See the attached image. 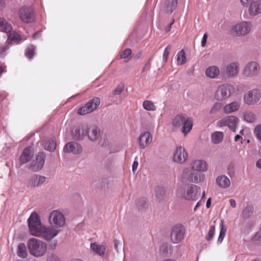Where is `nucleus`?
Listing matches in <instances>:
<instances>
[{
	"mask_svg": "<svg viewBox=\"0 0 261 261\" xmlns=\"http://www.w3.org/2000/svg\"><path fill=\"white\" fill-rule=\"evenodd\" d=\"M256 116L252 112L247 111L243 113V119L245 121L249 123H253L256 120Z\"/></svg>",
	"mask_w": 261,
	"mask_h": 261,
	"instance_id": "nucleus-36",
	"label": "nucleus"
},
{
	"mask_svg": "<svg viewBox=\"0 0 261 261\" xmlns=\"http://www.w3.org/2000/svg\"><path fill=\"white\" fill-rule=\"evenodd\" d=\"M229 203H230L231 206H232V207L235 208L236 207V205H237L236 202L234 199H230Z\"/></svg>",
	"mask_w": 261,
	"mask_h": 261,
	"instance_id": "nucleus-58",
	"label": "nucleus"
},
{
	"mask_svg": "<svg viewBox=\"0 0 261 261\" xmlns=\"http://www.w3.org/2000/svg\"><path fill=\"white\" fill-rule=\"evenodd\" d=\"M241 136H243L244 135V129H242L240 132V134Z\"/></svg>",
	"mask_w": 261,
	"mask_h": 261,
	"instance_id": "nucleus-64",
	"label": "nucleus"
},
{
	"mask_svg": "<svg viewBox=\"0 0 261 261\" xmlns=\"http://www.w3.org/2000/svg\"><path fill=\"white\" fill-rule=\"evenodd\" d=\"M234 87L230 84H223L218 87L214 93V98L219 101L229 98L234 92Z\"/></svg>",
	"mask_w": 261,
	"mask_h": 261,
	"instance_id": "nucleus-2",
	"label": "nucleus"
},
{
	"mask_svg": "<svg viewBox=\"0 0 261 261\" xmlns=\"http://www.w3.org/2000/svg\"><path fill=\"white\" fill-rule=\"evenodd\" d=\"M220 69L217 66H211L205 70V75L211 79L217 78L220 74Z\"/></svg>",
	"mask_w": 261,
	"mask_h": 261,
	"instance_id": "nucleus-28",
	"label": "nucleus"
},
{
	"mask_svg": "<svg viewBox=\"0 0 261 261\" xmlns=\"http://www.w3.org/2000/svg\"><path fill=\"white\" fill-rule=\"evenodd\" d=\"M178 0H165L163 4V7L166 11L172 13L176 8Z\"/></svg>",
	"mask_w": 261,
	"mask_h": 261,
	"instance_id": "nucleus-29",
	"label": "nucleus"
},
{
	"mask_svg": "<svg viewBox=\"0 0 261 261\" xmlns=\"http://www.w3.org/2000/svg\"><path fill=\"white\" fill-rule=\"evenodd\" d=\"M28 221L31 234L38 237L41 233L40 229L43 226L39 215L36 212L32 213Z\"/></svg>",
	"mask_w": 261,
	"mask_h": 261,
	"instance_id": "nucleus-3",
	"label": "nucleus"
},
{
	"mask_svg": "<svg viewBox=\"0 0 261 261\" xmlns=\"http://www.w3.org/2000/svg\"><path fill=\"white\" fill-rule=\"evenodd\" d=\"M252 207L250 206H247L243 210L242 215L245 218H247L249 216L250 214L252 212Z\"/></svg>",
	"mask_w": 261,
	"mask_h": 261,
	"instance_id": "nucleus-47",
	"label": "nucleus"
},
{
	"mask_svg": "<svg viewBox=\"0 0 261 261\" xmlns=\"http://www.w3.org/2000/svg\"><path fill=\"white\" fill-rule=\"evenodd\" d=\"M252 24L250 22L243 21L233 25L231 28L233 35L241 36L247 35L251 31Z\"/></svg>",
	"mask_w": 261,
	"mask_h": 261,
	"instance_id": "nucleus-6",
	"label": "nucleus"
},
{
	"mask_svg": "<svg viewBox=\"0 0 261 261\" xmlns=\"http://www.w3.org/2000/svg\"><path fill=\"white\" fill-rule=\"evenodd\" d=\"M17 254L21 258H26L28 256V251L25 244L20 243L17 248Z\"/></svg>",
	"mask_w": 261,
	"mask_h": 261,
	"instance_id": "nucleus-32",
	"label": "nucleus"
},
{
	"mask_svg": "<svg viewBox=\"0 0 261 261\" xmlns=\"http://www.w3.org/2000/svg\"><path fill=\"white\" fill-rule=\"evenodd\" d=\"M182 177L189 182L198 183L203 180L204 175L201 173H197L191 171L189 168H185Z\"/></svg>",
	"mask_w": 261,
	"mask_h": 261,
	"instance_id": "nucleus-8",
	"label": "nucleus"
},
{
	"mask_svg": "<svg viewBox=\"0 0 261 261\" xmlns=\"http://www.w3.org/2000/svg\"><path fill=\"white\" fill-rule=\"evenodd\" d=\"M40 231V234L38 237H42L46 240L49 241L56 237L60 230L53 226L47 227L43 226Z\"/></svg>",
	"mask_w": 261,
	"mask_h": 261,
	"instance_id": "nucleus-15",
	"label": "nucleus"
},
{
	"mask_svg": "<svg viewBox=\"0 0 261 261\" xmlns=\"http://www.w3.org/2000/svg\"><path fill=\"white\" fill-rule=\"evenodd\" d=\"M48 261H60V260L58 257L51 254L48 257Z\"/></svg>",
	"mask_w": 261,
	"mask_h": 261,
	"instance_id": "nucleus-53",
	"label": "nucleus"
},
{
	"mask_svg": "<svg viewBox=\"0 0 261 261\" xmlns=\"http://www.w3.org/2000/svg\"><path fill=\"white\" fill-rule=\"evenodd\" d=\"M185 234V228L181 225L174 226L171 233V239L173 243H179L184 238Z\"/></svg>",
	"mask_w": 261,
	"mask_h": 261,
	"instance_id": "nucleus-12",
	"label": "nucleus"
},
{
	"mask_svg": "<svg viewBox=\"0 0 261 261\" xmlns=\"http://www.w3.org/2000/svg\"><path fill=\"white\" fill-rule=\"evenodd\" d=\"M256 167L261 170V158L259 159L255 163Z\"/></svg>",
	"mask_w": 261,
	"mask_h": 261,
	"instance_id": "nucleus-59",
	"label": "nucleus"
},
{
	"mask_svg": "<svg viewBox=\"0 0 261 261\" xmlns=\"http://www.w3.org/2000/svg\"><path fill=\"white\" fill-rule=\"evenodd\" d=\"M12 27L4 18L0 17V31L9 33L12 31Z\"/></svg>",
	"mask_w": 261,
	"mask_h": 261,
	"instance_id": "nucleus-30",
	"label": "nucleus"
},
{
	"mask_svg": "<svg viewBox=\"0 0 261 261\" xmlns=\"http://www.w3.org/2000/svg\"><path fill=\"white\" fill-rule=\"evenodd\" d=\"M207 39V34L206 33H205L203 36V38H202V40L201 41V45L202 47H204L205 46Z\"/></svg>",
	"mask_w": 261,
	"mask_h": 261,
	"instance_id": "nucleus-54",
	"label": "nucleus"
},
{
	"mask_svg": "<svg viewBox=\"0 0 261 261\" xmlns=\"http://www.w3.org/2000/svg\"><path fill=\"white\" fill-rule=\"evenodd\" d=\"M152 137L148 132H145L141 134L139 138V145L141 149H144L152 142Z\"/></svg>",
	"mask_w": 261,
	"mask_h": 261,
	"instance_id": "nucleus-19",
	"label": "nucleus"
},
{
	"mask_svg": "<svg viewBox=\"0 0 261 261\" xmlns=\"http://www.w3.org/2000/svg\"><path fill=\"white\" fill-rule=\"evenodd\" d=\"M254 0H241L242 5L244 7H247L249 4L253 3Z\"/></svg>",
	"mask_w": 261,
	"mask_h": 261,
	"instance_id": "nucleus-52",
	"label": "nucleus"
},
{
	"mask_svg": "<svg viewBox=\"0 0 261 261\" xmlns=\"http://www.w3.org/2000/svg\"><path fill=\"white\" fill-rule=\"evenodd\" d=\"M45 154L43 152H39L36 159L33 161L31 169L33 171H38L41 170L44 164Z\"/></svg>",
	"mask_w": 261,
	"mask_h": 261,
	"instance_id": "nucleus-17",
	"label": "nucleus"
},
{
	"mask_svg": "<svg viewBox=\"0 0 261 261\" xmlns=\"http://www.w3.org/2000/svg\"><path fill=\"white\" fill-rule=\"evenodd\" d=\"M82 147L76 142H71L68 143L64 147L65 152H72L74 154H79L82 151Z\"/></svg>",
	"mask_w": 261,
	"mask_h": 261,
	"instance_id": "nucleus-21",
	"label": "nucleus"
},
{
	"mask_svg": "<svg viewBox=\"0 0 261 261\" xmlns=\"http://www.w3.org/2000/svg\"><path fill=\"white\" fill-rule=\"evenodd\" d=\"M88 133V126L83 125L79 127H75L72 130V136L75 140H82L87 135Z\"/></svg>",
	"mask_w": 261,
	"mask_h": 261,
	"instance_id": "nucleus-20",
	"label": "nucleus"
},
{
	"mask_svg": "<svg viewBox=\"0 0 261 261\" xmlns=\"http://www.w3.org/2000/svg\"><path fill=\"white\" fill-rule=\"evenodd\" d=\"M124 90V86L123 85H119L114 91V94L119 95Z\"/></svg>",
	"mask_w": 261,
	"mask_h": 261,
	"instance_id": "nucleus-49",
	"label": "nucleus"
},
{
	"mask_svg": "<svg viewBox=\"0 0 261 261\" xmlns=\"http://www.w3.org/2000/svg\"><path fill=\"white\" fill-rule=\"evenodd\" d=\"M174 22V21H173L168 27V28H167L166 29V31L167 32H169L170 30V29H171V25H172V24Z\"/></svg>",
	"mask_w": 261,
	"mask_h": 261,
	"instance_id": "nucleus-62",
	"label": "nucleus"
},
{
	"mask_svg": "<svg viewBox=\"0 0 261 261\" xmlns=\"http://www.w3.org/2000/svg\"><path fill=\"white\" fill-rule=\"evenodd\" d=\"M188 158V154L185 148L181 146H177L173 154V161L182 164L187 161Z\"/></svg>",
	"mask_w": 261,
	"mask_h": 261,
	"instance_id": "nucleus-13",
	"label": "nucleus"
},
{
	"mask_svg": "<svg viewBox=\"0 0 261 261\" xmlns=\"http://www.w3.org/2000/svg\"><path fill=\"white\" fill-rule=\"evenodd\" d=\"M91 248L95 253L100 256L103 255L106 250L105 246L99 245L96 243H93L91 244Z\"/></svg>",
	"mask_w": 261,
	"mask_h": 261,
	"instance_id": "nucleus-34",
	"label": "nucleus"
},
{
	"mask_svg": "<svg viewBox=\"0 0 261 261\" xmlns=\"http://www.w3.org/2000/svg\"><path fill=\"white\" fill-rule=\"evenodd\" d=\"M200 194V188L196 185L191 186L188 187L184 197L188 200H196Z\"/></svg>",
	"mask_w": 261,
	"mask_h": 261,
	"instance_id": "nucleus-14",
	"label": "nucleus"
},
{
	"mask_svg": "<svg viewBox=\"0 0 261 261\" xmlns=\"http://www.w3.org/2000/svg\"><path fill=\"white\" fill-rule=\"evenodd\" d=\"M261 98V93L258 89H253L244 95V101L248 105H253L258 102Z\"/></svg>",
	"mask_w": 261,
	"mask_h": 261,
	"instance_id": "nucleus-9",
	"label": "nucleus"
},
{
	"mask_svg": "<svg viewBox=\"0 0 261 261\" xmlns=\"http://www.w3.org/2000/svg\"><path fill=\"white\" fill-rule=\"evenodd\" d=\"M220 108V103H216L212 108L211 110V113H216Z\"/></svg>",
	"mask_w": 261,
	"mask_h": 261,
	"instance_id": "nucleus-51",
	"label": "nucleus"
},
{
	"mask_svg": "<svg viewBox=\"0 0 261 261\" xmlns=\"http://www.w3.org/2000/svg\"><path fill=\"white\" fill-rule=\"evenodd\" d=\"M156 196L159 200L163 199L165 195V190L162 187H158L155 190Z\"/></svg>",
	"mask_w": 261,
	"mask_h": 261,
	"instance_id": "nucleus-42",
	"label": "nucleus"
},
{
	"mask_svg": "<svg viewBox=\"0 0 261 261\" xmlns=\"http://www.w3.org/2000/svg\"><path fill=\"white\" fill-rule=\"evenodd\" d=\"M150 66V61H148L144 66L142 68V72H144L147 69L149 68Z\"/></svg>",
	"mask_w": 261,
	"mask_h": 261,
	"instance_id": "nucleus-57",
	"label": "nucleus"
},
{
	"mask_svg": "<svg viewBox=\"0 0 261 261\" xmlns=\"http://www.w3.org/2000/svg\"><path fill=\"white\" fill-rule=\"evenodd\" d=\"M132 54V50L129 48L125 49L121 54L120 57L122 59H125L128 57Z\"/></svg>",
	"mask_w": 261,
	"mask_h": 261,
	"instance_id": "nucleus-48",
	"label": "nucleus"
},
{
	"mask_svg": "<svg viewBox=\"0 0 261 261\" xmlns=\"http://www.w3.org/2000/svg\"><path fill=\"white\" fill-rule=\"evenodd\" d=\"M56 142L54 139H53L47 140L44 145V148L45 149L50 151H54L56 149Z\"/></svg>",
	"mask_w": 261,
	"mask_h": 261,
	"instance_id": "nucleus-39",
	"label": "nucleus"
},
{
	"mask_svg": "<svg viewBox=\"0 0 261 261\" xmlns=\"http://www.w3.org/2000/svg\"><path fill=\"white\" fill-rule=\"evenodd\" d=\"M100 103V98L95 97L90 99L85 106L79 108L77 113L80 115H85L96 110Z\"/></svg>",
	"mask_w": 261,
	"mask_h": 261,
	"instance_id": "nucleus-5",
	"label": "nucleus"
},
{
	"mask_svg": "<svg viewBox=\"0 0 261 261\" xmlns=\"http://www.w3.org/2000/svg\"><path fill=\"white\" fill-rule=\"evenodd\" d=\"M215 231V226H214V225L211 226L210 229L208 232V234L206 236V239L207 241H210L212 239V238H213V236H214Z\"/></svg>",
	"mask_w": 261,
	"mask_h": 261,
	"instance_id": "nucleus-46",
	"label": "nucleus"
},
{
	"mask_svg": "<svg viewBox=\"0 0 261 261\" xmlns=\"http://www.w3.org/2000/svg\"><path fill=\"white\" fill-rule=\"evenodd\" d=\"M138 162L137 161H135L132 166V170L134 173L136 172L138 166Z\"/></svg>",
	"mask_w": 261,
	"mask_h": 261,
	"instance_id": "nucleus-55",
	"label": "nucleus"
},
{
	"mask_svg": "<svg viewBox=\"0 0 261 261\" xmlns=\"http://www.w3.org/2000/svg\"><path fill=\"white\" fill-rule=\"evenodd\" d=\"M250 15L255 16L261 13V1H256L252 3L248 9Z\"/></svg>",
	"mask_w": 261,
	"mask_h": 261,
	"instance_id": "nucleus-25",
	"label": "nucleus"
},
{
	"mask_svg": "<svg viewBox=\"0 0 261 261\" xmlns=\"http://www.w3.org/2000/svg\"><path fill=\"white\" fill-rule=\"evenodd\" d=\"M234 141L236 142H238V141H240L241 144H242L243 142L242 137L240 135H236L235 136V137H234Z\"/></svg>",
	"mask_w": 261,
	"mask_h": 261,
	"instance_id": "nucleus-56",
	"label": "nucleus"
},
{
	"mask_svg": "<svg viewBox=\"0 0 261 261\" xmlns=\"http://www.w3.org/2000/svg\"><path fill=\"white\" fill-rule=\"evenodd\" d=\"M39 35V33H36L33 35V38L36 39V37Z\"/></svg>",
	"mask_w": 261,
	"mask_h": 261,
	"instance_id": "nucleus-63",
	"label": "nucleus"
},
{
	"mask_svg": "<svg viewBox=\"0 0 261 261\" xmlns=\"http://www.w3.org/2000/svg\"><path fill=\"white\" fill-rule=\"evenodd\" d=\"M30 253L35 257L43 256L47 251V245L42 241L37 239H30L28 242Z\"/></svg>",
	"mask_w": 261,
	"mask_h": 261,
	"instance_id": "nucleus-1",
	"label": "nucleus"
},
{
	"mask_svg": "<svg viewBox=\"0 0 261 261\" xmlns=\"http://www.w3.org/2000/svg\"><path fill=\"white\" fill-rule=\"evenodd\" d=\"M142 106L145 110L148 111H154L156 109L154 103L152 101L149 100L144 101Z\"/></svg>",
	"mask_w": 261,
	"mask_h": 261,
	"instance_id": "nucleus-37",
	"label": "nucleus"
},
{
	"mask_svg": "<svg viewBox=\"0 0 261 261\" xmlns=\"http://www.w3.org/2000/svg\"><path fill=\"white\" fill-rule=\"evenodd\" d=\"M9 49V46L7 44H5L0 46V57H3L5 55V53Z\"/></svg>",
	"mask_w": 261,
	"mask_h": 261,
	"instance_id": "nucleus-50",
	"label": "nucleus"
},
{
	"mask_svg": "<svg viewBox=\"0 0 261 261\" xmlns=\"http://www.w3.org/2000/svg\"><path fill=\"white\" fill-rule=\"evenodd\" d=\"M240 70V65L236 62H232L226 66L225 72L227 77L232 78L238 75Z\"/></svg>",
	"mask_w": 261,
	"mask_h": 261,
	"instance_id": "nucleus-18",
	"label": "nucleus"
},
{
	"mask_svg": "<svg viewBox=\"0 0 261 261\" xmlns=\"http://www.w3.org/2000/svg\"><path fill=\"white\" fill-rule=\"evenodd\" d=\"M220 232L218 239V243H221L226 235L227 228L225 227L223 220H221L220 224Z\"/></svg>",
	"mask_w": 261,
	"mask_h": 261,
	"instance_id": "nucleus-38",
	"label": "nucleus"
},
{
	"mask_svg": "<svg viewBox=\"0 0 261 261\" xmlns=\"http://www.w3.org/2000/svg\"><path fill=\"white\" fill-rule=\"evenodd\" d=\"M49 224L55 228L59 229L62 227L65 224L64 215L59 210L52 211L48 217Z\"/></svg>",
	"mask_w": 261,
	"mask_h": 261,
	"instance_id": "nucleus-4",
	"label": "nucleus"
},
{
	"mask_svg": "<svg viewBox=\"0 0 261 261\" xmlns=\"http://www.w3.org/2000/svg\"><path fill=\"white\" fill-rule=\"evenodd\" d=\"M224 134L222 132L217 131L212 134V142L215 144L221 143L223 140Z\"/></svg>",
	"mask_w": 261,
	"mask_h": 261,
	"instance_id": "nucleus-33",
	"label": "nucleus"
},
{
	"mask_svg": "<svg viewBox=\"0 0 261 261\" xmlns=\"http://www.w3.org/2000/svg\"><path fill=\"white\" fill-rule=\"evenodd\" d=\"M216 182L220 187L223 189L228 188L230 185L229 179L225 175L219 176L216 179Z\"/></svg>",
	"mask_w": 261,
	"mask_h": 261,
	"instance_id": "nucleus-31",
	"label": "nucleus"
},
{
	"mask_svg": "<svg viewBox=\"0 0 261 261\" xmlns=\"http://www.w3.org/2000/svg\"><path fill=\"white\" fill-rule=\"evenodd\" d=\"M8 37L10 41L17 42H18L21 39L20 36L15 32L8 33Z\"/></svg>",
	"mask_w": 261,
	"mask_h": 261,
	"instance_id": "nucleus-41",
	"label": "nucleus"
},
{
	"mask_svg": "<svg viewBox=\"0 0 261 261\" xmlns=\"http://www.w3.org/2000/svg\"><path fill=\"white\" fill-rule=\"evenodd\" d=\"M260 69L259 64L256 62L248 63L243 71V75L247 77H253L257 76Z\"/></svg>",
	"mask_w": 261,
	"mask_h": 261,
	"instance_id": "nucleus-10",
	"label": "nucleus"
},
{
	"mask_svg": "<svg viewBox=\"0 0 261 261\" xmlns=\"http://www.w3.org/2000/svg\"><path fill=\"white\" fill-rule=\"evenodd\" d=\"M100 134V130L95 125L90 126L88 127L87 135L89 139L92 141L97 140Z\"/></svg>",
	"mask_w": 261,
	"mask_h": 261,
	"instance_id": "nucleus-24",
	"label": "nucleus"
},
{
	"mask_svg": "<svg viewBox=\"0 0 261 261\" xmlns=\"http://www.w3.org/2000/svg\"><path fill=\"white\" fill-rule=\"evenodd\" d=\"M254 135L259 141H261V124L256 125L253 130Z\"/></svg>",
	"mask_w": 261,
	"mask_h": 261,
	"instance_id": "nucleus-43",
	"label": "nucleus"
},
{
	"mask_svg": "<svg viewBox=\"0 0 261 261\" xmlns=\"http://www.w3.org/2000/svg\"><path fill=\"white\" fill-rule=\"evenodd\" d=\"M239 123V119L236 116L230 115L219 120L217 122V125L219 127L227 126L231 131L236 132Z\"/></svg>",
	"mask_w": 261,
	"mask_h": 261,
	"instance_id": "nucleus-7",
	"label": "nucleus"
},
{
	"mask_svg": "<svg viewBox=\"0 0 261 261\" xmlns=\"http://www.w3.org/2000/svg\"><path fill=\"white\" fill-rule=\"evenodd\" d=\"M193 126V122L191 118L187 117L185 121L183 126L182 127V132L184 134L185 136L190 132Z\"/></svg>",
	"mask_w": 261,
	"mask_h": 261,
	"instance_id": "nucleus-35",
	"label": "nucleus"
},
{
	"mask_svg": "<svg viewBox=\"0 0 261 261\" xmlns=\"http://www.w3.org/2000/svg\"><path fill=\"white\" fill-rule=\"evenodd\" d=\"M20 19L25 23H32L34 21V12L33 10L29 7H22L18 12Z\"/></svg>",
	"mask_w": 261,
	"mask_h": 261,
	"instance_id": "nucleus-11",
	"label": "nucleus"
},
{
	"mask_svg": "<svg viewBox=\"0 0 261 261\" xmlns=\"http://www.w3.org/2000/svg\"><path fill=\"white\" fill-rule=\"evenodd\" d=\"M46 180L45 176L40 175H34L28 179L26 185L28 188H35L43 184Z\"/></svg>",
	"mask_w": 261,
	"mask_h": 261,
	"instance_id": "nucleus-16",
	"label": "nucleus"
},
{
	"mask_svg": "<svg viewBox=\"0 0 261 261\" xmlns=\"http://www.w3.org/2000/svg\"><path fill=\"white\" fill-rule=\"evenodd\" d=\"M187 117L186 114H180L177 115L172 120V125L175 128H179L184 124Z\"/></svg>",
	"mask_w": 261,
	"mask_h": 261,
	"instance_id": "nucleus-27",
	"label": "nucleus"
},
{
	"mask_svg": "<svg viewBox=\"0 0 261 261\" xmlns=\"http://www.w3.org/2000/svg\"><path fill=\"white\" fill-rule=\"evenodd\" d=\"M34 153V149L31 146L26 147L23 151L20 157V162L21 164H25L32 158Z\"/></svg>",
	"mask_w": 261,
	"mask_h": 261,
	"instance_id": "nucleus-22",
	"label": "nucleus"
},
{
	"mask_svg": "<svg viewBox=\"0 0 261 261\" xmlns=\"http://www.w3.org/2000/svg\"><path fill=\"white\" fill-rule=\"evenodd\" d=\"M171 48L172 46L171 45H168L164 50L163 55V59L165 62H166L168 60V56L170 54Z\"/></svg>",
	"mask_w": 261,
	"mask_h": 261,
	"instance_id": "nucleus-45",
	"label": "nucleus"
},
{
	"mask_svg": "<svg viewBox=\"0 0 261 261\" xmlns=\"http://www.w3.org/2000/svg\"><path fill=\"white\" fill-rule=\"evenodd\" d=\"M200 206V202L199 201L197 203L196 205H195L194 208V211H196L197 210V209Z\"/></svg>",
	"mask_w": 261,
	"mask_h": 261,
	"instance_id": "nucleus-61",
	"label": "nucleus"
},
{
	"mask_svg": "<svg viewBox=\"0 0 261 261\" xmlns=\"http://www.w3.org/2000/svg\"><path fill=\"white\" fill-rule=\"evenodd\" d=\"M193 170L199 171H205L207 169V164L203 160H195L191 164Z\"/></svg>",
	"mask_w": 261,
	"mask_h": 261,
	"instance_id": "nucleus-23",
	"label": "nucleus"
},
{
	"mask_svg": "<svg viewBox=\"0 0 261 261\" xmlns=\"http://www.w3.org/2000/svg\"><path fill=\"white\" fill-rule=\"evenodd\" d=\"M240 108V103L235 101L225 105L223 109V111L224 113L228 114L238 111Z\"/></svg>",
	"mask_w": 261,
	"mask_h": 261,
	"instance_id": "nucleus-26",
	"label": "nucleus"
},
{
	"mask_svg": "<svg viewBox=\"0 0 261 261\" xmlns=\"http://www.w3.org/2000/svg\"><path fill=\"white\" fill-rule=\"evenodd\" d=\"M211 205V198H209L206 202V206L207 208H210Z\"/></svg>",
	"mask_w": 261,
	"mask_h": 261,
	"instance_id": "nucleus-60",
	"label": "nucleus"
},
{
	"mask_svg": "<svg viewBox=\"0 0 261 261\" xmlns=\"http://www.w3.org/2000/svg\"><path fill=\"white\" fill-rule=\"evenodd\" d=\"M35 47L33 45L28 46L25 53L26 56L29 59H32L34 55Z\"/></svg>",
	"mask_w": 261,
	"mask_h": 261,
	"instance_id": "nucleus-44",
	"label": "nucleus"
},
{
	"mask_svg": "<svg viewBox=\"0 0 261 261\" xmlns=\"http://www.w3.org/2000/svg\"><path fill=\"white\" fill-rule=\"evenodd\" d=\"M177 62L178 64L182 65L186 62V57L184 50H180L177 55Z\"/></svg>",
	"mask_w": 261,
	"mask_h": 261,
	"instance_id": "nucleus-40",
	"label": "nucleus"
}]
</instances>
